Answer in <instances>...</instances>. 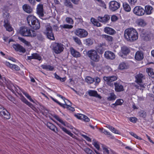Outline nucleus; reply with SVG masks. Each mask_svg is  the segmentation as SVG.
I'll use <instances>...</instances> for the list:
<instances>
[{
	"mask_svg": "<svg viewBox=\"0 0 154 154\" xmlns=\"http://www.w3.org/2000/svg\"><path fill=\"white\" fill-rule=\"evenodd\" d=\"M104 56L106 58L109 59L113 60L115 57V55L114 53L109 51L105 52Z\"/></svg>",
	"mask_w": 154,
	"mask_h": 154,
	"instance_id": "nucleus-16",
	"label": "nucleus"
},
{
	"mask_svg": "<svg viewBox=\"0 0 154 154\" xmlns=\"http://www.w3.org/2000/svg\"><path fill=\"white\" fill-rule=\"evenodd\" d=\"M54 118L59 122L61 123L64 126H66L65 122L63 121V120L60 118L58 116L56 115H54Z\"/></svg>",
	"mask_w": 154,
	"mask_h": 154,
	"instance_id": "nucleus-44",
	"label": "nucleus"
},
{
	"mask_svg": "<svg viewBox=\"0 0 154 154\" xmlns=\"http://www.w3.org/2000/svg\"><path fill=\"white\" fill-rule=\"evenodd\" d=\"M5 65L6 66L12 69H14L16 70H19L20 69V67L17 65L11 64L9 62L7 61L5 62Z\"/></svg>",
	"mask_w": 154,
	"mask_h": 154,
	"instance_id": "nucleus-21",
	"label": "nucleus"
},
{
	"mask_svg": "<svg viewBox=\"0 0 154 154\" xmlns=\"http://www.w3.org/2000/svg\"><path fill=\"white\" fill-rule=\"evenodd\" d=\"M145 12H146L147 14H150L152 13V8L151 6H146L145 7Z\"/></svg>",
	"mask_w": 154,
	"mask_h": 154,
	"instance_id": "nucleus-30",
	"label": "nucleus"
},
{
	"mask_svg": "<svg viewBox=\"0 0 154 154\" xmlns=\"http://www.w3.org/2000/svg\"><path fill=\"white\" fill-rule=\"evenodd\" d=\"M106 127L109 128L110 131H111L112 132L116 134H120L119 131L117 130L116 129L113 127L110 126L109 125H107Z\"/></svg>",
	"mask_w": 154,
	"mask_h": 154,
	"instance_id": "nucleus-31",
	"label": "nucleus"
},
{
	"mask_svg": "<svg viewBox=\"0 0 154 154\" xmlns=\"http://www.w3.org/2000/svg\"><path fill=\"white\" fill-rule=\"evenodd\" d=\"M93 145L97 150L99 149L100 146L97 141H96L95 140H93Z\"/></svg>",
	"mask_w": 154,
	"mask_h": 154,
	"instance_id": "nucleus-50",
	"label": "nucleus"
},
{
	"mask_svg": "<svg viewBox=\"0 0 154 154\" xmlns=\"http://www.w3.org/2000/svg\"><path fill=\"white\" fill-rule=\"evenodd\" d=\"M64 5L67 7L71 8H73V6L72 4L69 1V0L65 1L64 2Z\"/></svg>",
	"mask_w": 154,
	"mask_h": 154,
	"instance_id": "nucleus-42",
	"label": "nucleus"
},
{
	"mask_svg": "<svg viewBox=\"0 0 154 154\" xmlns=\"http://www.w3.org/2000/svg\"><path fill=\"white\" fill-rule=\"evenodd\" d=\"M60 127L63 131H64L65 133H66L67 134L69 135V136H70L71 137H74L75 136L74 135V134H72V133H71L70 131L68 130L65 128L63 127L62 126H61V125H60Z\"/></svg>",
	"mask_w": 154,
	"mask_h": 154,
	"instance_id": "nucleus-32",
	"label": "nucleus"
},
{
	"mask_svg": "<svg viewBox=\"0 0 154 154\" xmlns=\"http://www.w3.org/2000/svg\"><path fill=\"white\" fill-rule=\"evenodd\" d=\"M110 19V16L108 14H105L103 17L99 16L97 17V20L99 22L104 24L108 23Z\"/></svg>",
	"mask_w": 154,
	"mask_h": 154,
	"instance_id": "nucleus-11",
	"label": "nucleus"
},
{
	"mask_svg": "<svg viewBox=\"0 0 154 154\" xmlns=\"http://www.w3.org/2000/svg\"><path fill=\"white\" fill-rule=\"evenodd\" d=\"M101 36L103 38L109 42H112L113 40V38L112 36L108 35H102Z\"/></svg>",
	"mask_w": 154,
	"mask_h": 154,
	"instance_id": "nucleus-27",
	"label": "nucleus"
},
{
	"mask_svg": "<svg viewBox=\"0 0 154 154\" xmlns=\"http://www.w3.org/2000/svg\"><path fill=\"white\" fill-rule=\"evenodd\" d=\"M54 75L55 78L57 79L60 80L61 82H64L66 80V78L65 77L61 78L59 75H57L56 73L54 74Z\"/></svg>",
	"mask_w": 154,
	"mask_h": 154,
	"instance_id": "nucleus-48",
	"label": "nucleus"
},
{
	"mask_svg": "<svg viewBox=\"0 0 154 154\" xmlns=\"http://www.w3.org/2000/svg\"><path fill=\"white\" fill-rule=\"evenodd\" d=\"M146 72L148 75L152 78H154V70L151 68H147Z\"/></svg>",
	"mask_w": 154,
	"mask_h": 154,
	"instance_id": "nucleus-28",
	"label": "nucleus"
},
{
	"mask_svg": "<svg viewBox=\"0 0 154 154\" xmlns=\"http://www.w3.org/2000/svg\"><path fill=\"white\" fill-rule=\"evenodd\" d=\"M21 100L25 104L29 106L30 107L32 108L33 106L32 105L30 102H28L27 100L24 97H22L20 98Z\"/></svg>",
	"mask_w": 154,
	"mask_h": 154,
	"instance_id": "nucleus-34",
	"label": "nucleus"
},
{
	"mask_svg": "<svg viewBox=\"0 0 154 154\" xmlns=\"http://www.w3.org/2000/svg\"><path fill=\"white\" fill-rule=\"evenodd\" d=\"M117 79V76L116 75L108 77L104 76L103 77L104 80L106 82V84L110 86H113V83L112 82L115 81Z\"/></svg>",
	"mask_w": 154,
	"mask_h": 154,
	"instance_id": "nucleus-9",
	"label": "nucleus"
},
{
	"mask_svg": "<svg viewBox=\"0 0 154 154\" xmlns=\"http://www.w3.org/2000/svg\"><path fill=\"white\" fill-rule=\"evenodd\" d=\"M62 27L64 28L71 29L73 27V26L71 25L64 24L62 26Z\"/></svg>",
	"mask_w": 154,
	"mask_h": 154,
	"instance_id": "nucleus-63",
	"label": "nucleus"
},
{
	"mask_svg": "<svg viewBox=\"0 0 154 154\" xmlns=\"http://www.w3.org/2000/svg\"><path fill=\"white\" fill-rule=\"evenodd\" d=\"M75 116L78 119L82 120L85 122H88L90 121L89 119L87 116L81 114L75 115Z\"/></svg>",
	"mask_w": 154,
	"mask_h": 154,
	"instance_id": "nucleus-17",
	"label": "nucleus"
},
{
	"mask_svg": "<svg viewBox=\"0 0 154 154\" xmlns=\"http://www.w3.org/2000/svg\"><path fill=\"white\" fill-rule=\"evenodd\" d=\"M87 54L90 58L93 61L97 62L99 61L100 56L98 55L97 52L95 50L89 51Z\"/></svg>",
	"mask_w": 154,
	"mask_h": 154,
	"instance_id": "nucleus-5",
	"label": "nucleus"
},
{
	"mask_svg": "<svg viewBox=\"0 0 154 154\" xmlns=\"http://www.w3.org/2000/svg\"><path fill=\"white\" fill-rule=\"evenodd\" d=\"M13 47L17 51L24 53L25 52V49L20 45L15 44L13 45Z\"/></svg>",
	"mask_w": 154,
	"mask_h": 154,
	"instance_id": "nucleus-15",
	"label": "nucleus"
},
{
	"mask_svg": "<svg viewBox=\"0 0 154 154\" xmlns=\"http://www.w3.org/2000/svg\"><path fill=\"white\" fill-rule=\"evenodd\" d=\"M84 150L88 154H94L92 150L89 148H85L84 149Z\"/></svg>",
	"mask_w": 154,
	"mask_h": 154,
	"instance_id": "nucleus-54",
	"label": "nucleus"
},
{
	"mask_svg": "<svg viewBox=\"0 0 154 154\" xmlns=\"http://www.w3.org/2000/svg\"><path fill=\"white\" fill-rule=\"evenodd\" d=\"M18 39L23 44L26 46H29L30 45V43L29 42L26 41L25 39L22 37H19Z\"/></svg>",
	"mask_w": 154,
	"mask_h": 154,
	"instance_id": "nucleus-36",
	"label": "nucleus"
},
{
	"mask_svg": "<svg viewBox=\"0 0 154 154\" xmlns=\"http://www.w3.org/2000/svg\"><path fill=\"white\" fill-rule=\"evenodd\" d=\"M6 16V19H5L4 21V26L6 28V30L9 32L12 31L13 29L11 27L9 23L10 15L9 14H7Z\"/></svg>",
	"mask_w": 154,
	"mask_h": 154,
	"instance_id": "nucleus-7",
	"label": "nucleus"
},
{
	"mask_svg": "<svg viewBox=\"0 0 154 154\" xmlns=\"http://www.w3.org/2000/svg\"><path fill=\"white\" fill-rule=\"evenodd\" d=\"M137 23L141 26H144L146 25V23L144 20L142 19H138L136 21Z\"/></svg>",
	"mask_w": 154,
	"mask_h": 154,
	"instance_id": "nucleus-29",
	"label": "nucleus"
},
{
	"mask_svg": "<svg viewBox=\"0 0 154 154\" xmlns=\"http://www.w3.org/2000/svg\"><path fill=\"white\" fill-rule=\"evenodd\" d=\"M122 53L124 54L127 55L129 52V49L126 47H123L121 48Z\"/></svg>",
	"mask_w": 154,
	"mask_h": 154,
	"instance_id": "nucleus-37",
	"label": "nucleus"
},
{
	"mask_svg": "<svg viewBox=\"0 0 154 154\" xmlns=\"http://www.w3.org/2000/svg\"><path fill=\"white\" fill-rule=\"evenodd\" d=\"M37 12L40 17H42L44 15L43 6L42 4H39L37 6Z\"/></svg>",
	"mask_w": 154,
	"mask_h": 154,
	"instance_id": "nucleus-13",
	"label": "nucleus"
},
{
	"mask_svg": "<svg viewBox=\"0 0 154 154\" xmlns=\"http://www.w3.org/2000/svg\"><path fill=\"white\" fill-rule=\"evenodd\" d=\"M49 128L56 133H57L58 131L55 126L51 123H49Z\"/></svg>",
	"mask_w": 154,
	"mask_h": 154,
	"instance_id": "nucleus-43",
	"label": "nucleus"
},
{
	"mask_svg": "<svg viewBox=\"0 0 154 154\" xmlns=\"http://www.w3.org/2000/svg\"><path fill=\"white\" fill-rule=\"evenodd\" d=\"M49 39L51 40H54L55 38L54 37L53 33L52 32L51 30V28L49 26Z\"/></svg>",
	"mask_w": 154,
	"mask_h": 154,
	"instance_id": "nucleus-38",
	"label": "nucleus"
},
{
	"mask_svg": "<svg viewBox=\"0 0 154 154\" xmlns=\"http://www.w3.org/2000/svg\"><path fill=\"white\" fill-rule=\"evenodd\" d=\"M89 95L90 96H93L101 99L102 97L98 94L97 91L93 90H89L88 91Z\"/></svg>",
	"mask_w": 154,
	"mask_h": 154,
	"instance_id": "nucleus-19",
	"label": "nucleus"
},
{
	"mask_svg": "<svg viewBox=\"0 0 154 154\" xmlns=\"http://www.w3.org/2000/svg\"><path fill=\"white\" fill-rule=\"evenodd\" d=\"M74 33L75 35L81 38L86 37L88 34V32L85 30L80 28L76 29Z\"/></svg>",
	"mask_w": 154,
	"mask_h": 154,
	"instance_id": "nucleus-6",
	"label": "nucleus"
},
{
	"mask_svg": "<svg viewBox=\"0 0 154 154\" xmlns=\"http://www.w3.org/2000/svg\"><path fill=\"white\" fill-rule=\"evenodd\" d=\"M116 98L115 95L113 93H111L110 94L108 98V100H114Z\"/></svg>",
	"mask_w": 154,
	"mask_h": 154,
	"instance_id": "nucleus-46",
	"label": "nucleus"
},
{
	"mask_svg": "<svg viewBox=\"0 0 154 154\" xmlns=\"http://www.w3.org/2000/svg\"><path fill=\"white\" fill-rule=\"evenodd\" d=\"M70 52L71 54L74 57H80L81 56V55L80 53L72 47L70 48Z\"/></svg>",
	"mask_w": 154,
	"mask_h": 154,
	"instance_id": "nucleus-18",
	"label": "nucleus"
},
{
	"mask_svg": "<svg viewBox=\"0 0 154 154\" xmlns=\"http://www.w3.org/2000/svg\"><path fill=\"white\" fill-rule=\"evenodd\" d=\"M118 19V17L115 15H112L111 17V20L112 22H115Z\"/></svg>",
	"mask_w": 154,
	"mask_h": 154,
	"instance_id": "nucleus-61",
	"label": "nucleus"
},
{
	"mask_svg": "<svg viewBox=\"0 0 154 154\" xmlns=\"http://www.w3.org/2000/svg\"><path fill=\"white\" fill-rule=\"evenodd\" d=\"M115 89L117 92H120L124 91L123 86L117 82H115L114 84Z\"/></svg>",
	"mask_w": 154,
	"mask_h": 154,
	"instance_id": "nucleus-14",
	"label": "nucleus"
},
{
	"mask_svg": "<svg viewBox=\"0 0 154 154\" xmlns=\"http://www.w3.org/2000/svg\"><path fill=\"white\" fill-rule=\"evenodd\" d=\"M91 21L94 26H101V24L94 18H91Z\"/></svg>",
	"mask_w": 154,
	"mask_h": 154,
	"instance_id": "nucleus-35",
	"label": "nucleus"
},
{
	"mask_svg": "<svg viewBox=\"0 0 154 154\" xmlns=\"http://www.w3.org/2000/svg\"><path fill=\"white\" fill-rule=\"evenodd\" d=\"M64 101L65 104H62L64 105V106L63 107L64 108H66V107H67V105H70L71 104V102H70L67 99H66L65 98L64 100Z\"/></svg>",
	"mask_w": 154,
	"mask_h": 154,
	"instance_id": "nucleus-52",
	"label": "nucleus"
},
{
	"mask_svg": "<svg viewBox=\"0 0 154 154\" xmlns=\"http://www.w3.org/2000/svg\"><path fill=\"white\" fill-rule=\"evenodd\" d=\"M139 115L140 117L144 118L146 116V113L144 111L141 110L139 112Z\"/></svg>",
	"mask_w": 154,
	"mask_h": 154,
	"instance_id": "nucleus-49",
	"label": "nucleus"
},
{
	"mask_svg": "<svg viewBox=\"0 0 154 154\" xmlns=\"http://www.w3.org/2000/svg\"><path fill=\"white\" fill-rule=\"evenodd\" d=\"M126 67V65L124 63H120L119 66V68L120 69H125Z\"/></svg>",
	"mask_w": 154,
	"mask_h": 154,
	"instance_id": "nucleus-53",
	"label": "nucleus"
},
{
	"mask_svg": "<svg viewBox=\"0 0 154 154\" xmlns=\"http://www.w3.org/2000/svg\"><path fill=\"white\" fill-rule=\"evenodd\" d=\"M85 81L88 84H91L94 82V80L90 76H87L85 79Z\"/></svg>",
	"mask_w": 154,
	"mask_h": 154,
	"instance_id": "nucleus-41",
	"label": "nucleus"
},
{
	"mask_svg": "<svg viewBox=\"0 0 154 154\" xmlns=\"http://www.w3.org/2000/svg\"><path fill=\"white\" fill-rule=\"evenodd\" d=\"M124 36L127 41L132 42L138 39V34L135 29L130 28L125 31Z\"/></svg>",
	"mask_w": 154,
	"mask_h": 154,
	"instance_id": "nucleus-1",
	"label": "nucleus"
},
{
	"mask_svg": "<svg viewBox=\"0 0 154 154\" xmlns=\"http://www.w3.org/2000/svg\"><path fill=\"white\" fill-rule=\"evenodd\" d=\"M135 58L137 60L139 61L142 60L143 58V53L140 51H137L135 54Z\"/></svg>",
	"mask_w": 154,
	"mask_h": 154,
	"instance_id": "nucleus-20",
	"label": "nucleus"
},
{
	"mask_svg": "<svg viewBox=\"0 0 154 154\" xmlns=\"http://www.w3.org/2000/svg\"><path fill=\"white\" fill-rule=\"evenodd\" d=\"M130 134L134 137L136 138L137 139L139 140H141V138L138 136L136 134L132 132H130Z\"/></svg>",
	"mask_w": 154,
	"mask_h": 154,
	"instance_id": "nucleus-62",
	"label": "nucleus"
},
{
	"mask_svg": "<svg viewBox=\"0 0 154 154\" xmlns=\"http://www.w3.org/2000/svg\"><path fill=\"white\" fill-rule=\"evenodd\" d=\"M128 119L130 122L133 123H135L137 120V118L135 117H130Z\"/></svg>",
	"mask_w": 154,
	"mask_h": 154,
	"instance_id": "nucleus-60",
	"label": "nucleus"
},
{
	"mask_svg": "<svg viewBox=\"0 0 154 154\" xmlns=\"http://www.w3.org/2000/svg\"><path fill=\"white\" fill-rule=\"evenodd\" d=\"M85 41L86 45L88 46L91 45L93 43V40L90 38L86 39Z\"/></svg>",
	"mask_w": 154,
	"mask_h": 154,
	"instance_id": "nucleus-47",
	"label": "nucleus"
},
{
	"mask_svg": "<svg viewBox=\"0 0 154 154\" xmlns=\"http://www.w3.org/2000/svg\"><path fill=\"white\" fill-rule=\"evenodd\" d=\"M100 130L101 132L103 133L104 134H105L106 135H111V134H110L109 132H108L106 130H104L103 128L102 129L100 128Z\"/></svg>",
	"mask_w": 154,
	"mask_h": 154,
	"instance_id": "nucleus-57",
	"label": "nucleus"
},
{
	"mask_svg": "<svg viewBox=\"0 0 154 154\" xmlns=\"http://www.w3.org/2000/svg\"><path fill=\"white\" fill-rule=\"evenodd\" d=\"M18 32L21 35L24 36L34 37L36 35L35 31L26 26L20 27Z\"/></svg>",
	"mask_w": 154,
	"mask_h": 154,
	"instance_id": "nucleus-2",
	"label": "nucleus"
},
{
	"mask_svg": "<svg viewBox=\"0 0 154 154\" xmlns=\"http://www.w3.org/2000/svg\"><path fill=\"white\" fill-rule=\"evenodd\" d=\"M120 4L115 1H111L109 3V8L112 11L117 10L120 8Z\"/></svg>",
	"mask_w": 154,
	"mask_h": 154,
	"instance_id": "nucleus-8",
	"label": "nucleus"
},
{
	"mask_svg": "<svg viewBox=\"0 0 154 154\" xmlns=\"http://www.w3.org/2000/svg\"><path fill=\"white\" fill-rule=\"evenodd\" d=\"M97 50L99 53L100 54H102L104 50L103 47L101 45H99L97 47Z\"/></svg>",
	"mask_w": 154,
	"mask_h": 154,
	"instance_id": "nucleus-45",
	"label": "nucleus"
},
{
	"mask_svg": "<svg viewBox=\"0 0 154 154\" xmlns=\"http://www.w3.org/2000/svg\"><path fill=\"white\" fill-rule=\"evenodd\" d=\"M66 108L72 112H73L75 111L74 108L71 106L70 105H67V107H66Z\"/></svg>",
	"mask_w": 154,
	"mask_h": 154,
	"instance_id": "nucleus-64",
	"label": "nucleus"
},
{
	"mask_svg": "<svg viewBox=\"0 0 154 154\" xmlns=\"http://www.w3.org/2000/svg\"><path fill=\"white\" fill-rule=\"evenodd\" d=\"M98 2V4L100 6L103 7L105 9H106V5L105 2L102 0H95Z\"/></svg>",
	"mask_w": 154,
	"mask_h": 154,
	"instance_id": "nucleus-40",
	"label": "nucleus"
},
{
	"mask_svg": "<svg viewBox=\"0 0 154 154\" xmlns=\"http://www.w3.org/2000/svg\"><path fill=\"white\" fill-rule=\"evenodd\" d=\"M124 101L122 99H118L116 100V102L114 103H113L111 105V107L112 108H114L117 106L122 105Z\"/></svg>",
	"mask_w": 154,
	"mask_h": 154,
	"instance_id": "nucleus-25",
	"label": "nucleus"
},
{
	"mask_svg": "<svg viewBox=\"0 0 154 154\" xmlns=\"http://www.w3.org/2000/svg\"><path fill=\"white\" fill-rule=\"evenodd\" d=\"M0 114L4 116L5 118L6 119H9L10 118V114L3 107H0Z\"/></svg>",
	"mask_w": 154,
	"mask_h": 154,
	"instance_id": "nucleus-12",
	"label": "nucleus"
},
{
	"mask_svg": "<svg viewBox=\"0 0 154 154\" xmlns=\"http://www.w3.org/2000/svg\"><path fill=\"white\" fill-rule=\"evenodd\" d=\"M22 93L25 95V96L31 101L32 102H34L33 100L32 99L30 96L27 92L23 91H22Z\"/></svg>",
	"mask_w": 154,
	"mask_h": 154,
	"instance_id": "nucleus-51",
	"label": "nucleus"
},
{
	"mask_svg": "<svg viewBox=\"0 0 154 154\" xmlns=\"http://www.w3.org/2000/svg\"><path fill=\"white\" fill-rule=\"evenodd\" d=\"M23 10L28 13H30L32 11L31 8L27 5H24L23 6Z\"/></svg>",
	"mask_w": 154,
	"mask_h": 154,
	"instance_id": "nucleus-26",
	"label": "nucleus"
},
{
	"mask_svg": "<svg viewBox=\"0 0 154 154\" xmlns=\"http://www.w3.org/2000/svg\"><path fill=\"white\" fill-rule=\"evenodd\" d=\"M133 12L135 15L138 16H141L144 14L145 11L141 6H137L134 9Z\"/></svg>",
	"mask_w": 154,
	"mask_h": 154,
	"instance_id": "nucleus-10",
	"label": "nucleus"
},
{
	"mask_svg": "<svg viewBox=\"0 0 154 154\" xmlns=\"http://www.w3.org/2000/svg\"><path fill=\"white\" fill-rule=\"evenodd\" d=\"M143 77V75L141 74H139L135 76L136 79V82H137L141 86H143L142 84H141L142 82V79Z\"/></svg>",
	"mask_w": 154,
	"mask_h": 154,
	"instance_id": "nucleus-23",
	"label": "nucleus"
},
{
	"mask_svg": "<svg viewBox=\"0 0 154 154\" xmlns=\"http://www.w3.org/2000/svg\"><path fill=\"white\" fill-rule=\"evenodd\" d=\"M27 58L29 60L32 59H36L39 60H40L41 59V57L38 54L36 53L33 54H32L31 56H27Z\"/></svg>",
	"mask_w": 154,
	"mask_h": 154,
	"instance_id": "nucleus-24",
	"label": "nucleus"
},
{
	"mask_svg": "<svg viewBox=\"0 0 154 154\" xmlns=\"http://www.w3.org/2000/svg\"><path fill=\"white\" fill-rule=\"evenodd\" d=\"M43 32L45 34L47 38H48V26H46L45 29H43Z\"/></svg>",
	"mask_w": 154,
	"mask_h": 154,
	"instance_id": "nucleus-55",
	"label": "nucleus"
},
{
	"mask_svg": "<svg viewBox=\"0 0 154 154\" xmlns=\"http://www.w3.org/2000/svg\"><path fill=\"white\" fill-rule=\"evenodd\" d=\"M104 31L105 33L111 35H113L116 33V31L114 29L108 27L105 28Z\"/></svg>",
	"mask_w": 154,
	"mask_h": 154,
	"instance_id": "nucleus-22",
	"label": "nucleus"
},
{
	"mask_svg": "<svg viewBox=\"0 0 154 154\" xmlns=\"http://www.w3.org/2000/svg\"><path fill=\"white\" fill-rule=\"evenodd\" d=\"M94 80L96 85H98L100 82V79L97 77H95Z\"/></svg>",
	"mask_w": 154,
	"mask_h": 154,
	"instance_id": "nucleus-56",
	"label": "nucleus"
},
{
	"mask_svg": "<svg viewBox=\"0 0 154 154\" xmlns=\"http://www.w3.org/2000/svg\"><path fill=\"white\" fill-rule=\"evenodd\" d=\"M123 7L124 10L127 12H130L131 10V8L129 5L126 2H124L123 4Z\"/></svg>",
	"mask_w": 154,
	"mask_h": 154,
	"instance_id": "nucleus-33",
	"label": "nucleus"
},
{
	"mask_svg": "<svg viewBox=\"0 0 154 154\" xmlns=\"http://www.w3.org/2000/svg\"><path fill=\"white\" fill-rule=\"evenodd\" d=\"M103 149L104 154H109V150L108 148L105 146H103Z\"/></svg>",
	"mask_w": 154,
	"mask_h": 154,
	"instance_id": "nucleus-58",
	"label": "nucleus"
},
{
	"mask_svg": "<svg viewBox=\"0 0 154 154\" xmlns=\"http://www.w3.org/2000/svg\"><path fill=\"white\" fill-rule=\"evenodd\" d=\"M28 23L34 29H38L40 27V23L36 18L33 15H29L27 17Z\"/></svg>",
	"mask_w": 154,
	"mask_h": 154,
	"instance_id": "nucleus-3",
	"label": "nucleus"
},
{
	"mask_svg": "<svg viewBox=\"0 0 154 154\" xmlns=\"http://www.w3.org/2000/svg\"><path fill=\"white\" fill-rule=\"evenodd\" d=\"M66 20L67 23L72 24L73 23V21L72 18L70 17H67L66 19Z\"/></svg>",
	"mask_w": 154,
	"mask_h": 154,
	"instance_id": "nucleus-59",
	"label": "nucleus"
},
{
	"mask_svg": "<svg viewBox=\"0 0 154 154\" xmlns=\"http://www.w3.org/2000/svg\"><path fill=\"white\" fill-rule=\"evenodd\" d=\"M72 38L74 41L78 45H80L82 44L81 40L78 37L76 36H73Z\"/></svg>",
	"mask_w": 154,
	"mask_h": 154,
	"instance_id": "nucleus-39",
	"label": "nucleus"
},
{
	"mask_svg": "<svg viewBox=\"0 0 154 154\" xmlns=\"http://www.w3.org/2000/svg\"><path fill=\"white\" fill-rule=\"evenodd\" d=\"M50 48L57 54H60L63 51L64 49L63 45L56 42L52 43Z\"/></svg>",
	"mask_w": 154,
	"mask_h": 154,
	"instance_id": "nucleus-4",
	"label": "nucleus"
}]
</instances>
